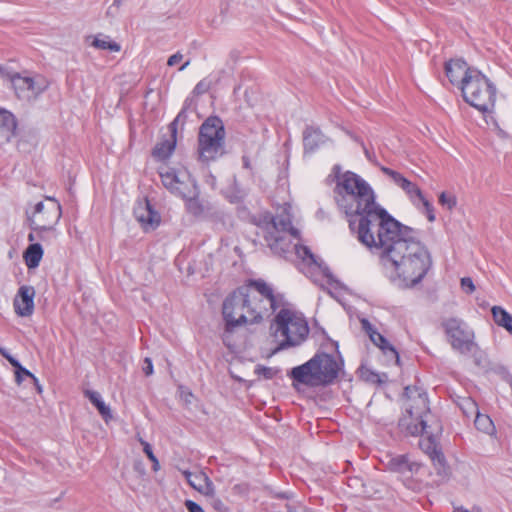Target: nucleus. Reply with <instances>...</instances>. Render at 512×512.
I'll list each match as a JSON object with an SVG mask.
<instances>
[{
	"label": "nucleus",
	"instance_id": "nucleus-1",
	"mask_svg": "<svg viewBox=\"0 0 512 512\" xmlns=\"http://www.w3.org/2000/svg\"><path fill=\"white\" fill-rule=\"evenodd\" d=\"M357 240L379 256L390 280L400 288L417 285L427 274L431 258L417 232L374 203L347 220Z\"/></svg>",
	"mask_w": 512,
	"mask_h": 512
},
{
	"label": "nucleus",
	"instance_id": "nucleus-2",
	"mask_svg": "<svg viewBox=\"0 0 512 512\" xmlns=\"http://www.w3.org/2000/svg\"><path fill=\"white\" fill-rule=\"evenodd\" d=\"M283 304L284 296L275 294L273 288L263 280H252L247 286L233 291L224 300L222 308L226 323L222 336L224 344L232 347L229 337L234 328L259 323Z\"/></svg>",
	"mask_w": 512,
	"mask_h": 512
},
{
	"label": "nucleus",
	"instance_id": "nucleus-3",
	"mask_svg": "<svg viewBox=\"0 0 512 512\" xmlns=\"http://www.w3.org/2000/svg\"><path fill=\"white\" fill-rule=\"evenodd\" d=\"M405 395L407 402L405 410L409 415L403 419L407 430L411 435H426L419 442L420 448L429 456L433 465L441 472L446 470V461L443 453L438 448L433 436L432 422L434 416L431 414L427 394L417 387H406Z\"/></svg>",
	"mask_w": 512,
	"mask_h": 512
},
{
	"label": "nucleus",
	"instance_id": "nucleus-4",
	"mask_svg": "<svg viewBox=\"0 0 512 512\" xmlns=\"http://www.w3.org/2000/svg\"><path fill=\"white\" fill-rule=\"evenodd\" d=\"M327 182L335 183L334 200L339 210L345 214L346 220L376 203L371 186L354 172H342L339 164L333 166Z\"/></svg>",
	"mask_w": 512,
	"mask_h": 512
},
{
	"label": "nucleus",
	"instance_id": "nucleus-5",
	"mask_svg": "<svg viewBox=\"0 0 512 512\" xmlns=\"http://www.w3.org/2000/svg\"><path fill=\"white\" fill-rule=\"evenodd\" d=\"M342 367L343 360L340 355L336 357L319 352L304 364L293 367L288 376L292 379L294 387H297V384L311 388L323 387L334 383Z\"/></svg>",
	"mask_w": 512,
	"mask_h": 512
},
{
	"label": "nucleus",
	"instance_id": "nucleus-6",
	"mask_svg": "<svg viewBox=\"0 0 512 512\" xmlns=\"http://www.w3.org/2000/svg\"><path fill=\"white\" fill-rule=\"evenodd\" d=\"M277 309L280 310L270 325L273 336L279 340L275 352L299 346L306 340L310 331L304 315L286 307L285 300L283 306Z\"/></svg>",
	"mask_w": 512,
	"mask_h": 512
},
{
	"label": "nucleus",
	"instance_id": "nucleus-7",
	"mask_svg": "<svg viewBox=\"0 0 512 512\" xmlns=\"http://www.w3.org/2000/svg\"><path fill=\"white\" fill-rule=\"evenodd\" d=\"M263 238L274 254L284 255L291 249V238H299L298 229L292 226L291 214L283 209L262 226Z\"/></svg>",
	"mask_w": 512,
	"mask_h": 512
},
{
	"label": "nucleus",
	"instance_id": "nucleus-8",
	"mask_svg": "<svg viewBox=\"0 0 512 512\" xmlns=\"http://www.w3.org/2000/svg\"><path fill=\"white\" fill-rule=\"evenodd\" d=\"M461 91L464 100L480 112H490L495 106L496 87L477 69L464 78Z\"/></svg>",
	"mask_w": 512,
	"mask_h": 512
},
{
	"label": "nucleus",
	"instance_id": "nucleus-9",
	"mask_svg": "<svg viewBox=\"0 0 512 512\" xmlns=\"http://www.w3.org/2000/svg\"><path fill=\"white\" fill-rule=\"evenodd\" d=\"M225 129L217 116L208 117L200 126L198 134V158L204 163L214 161L224 153Z\"/></svg>",
	"mask_w": 512,
	"mask_h": 512
},
{
	"label": "nucleus",
	"instance_id": "nucleus-10",
	"mask_svg": "<svg viewBox=\"0 0 512 512\" xmlns=\"http://www.w3.org/2000/svg\"><path fill=\"white\" fill-rule=\"evenodd\" d=\"M26 216L32 230H53L61 219L62 208L58 200L47 196L27 209Z\"/></svg>",
	"mask_w": 512,
	"mask_h": 512
},
{
	"label": "nucleus",
	"instance_id": "nucleus-11",
	"mask_svg": "<svg viewBox=\"0 0 512 512\" xmlns=\"http://www.w3.org/2000/svg\"><path fill=\"white\" fill-rule=\"evenodd\" d=\"M442 327L451 347L461 354L475 350V335L468 324L460 318L451 317L442 322Z\"/></svg>",
	"mask_w": 512,
	"mask_h": 512
},
{
	"label": "nucleus",
	"instance_id": "nucleus-12",
	"mask_svg": "<svg viewBox=\"0 0 512 512\" xmlns=\"http://www.w3.org/2000/svg\"><path fill=\"white\" fill-rule=\"evenodd\" d=\"M381 171L385 175L389 176L393 180V182L406 193V195L408 196V198L410 199L414 206L420 208V205H422L427 215V219L430 222H433L435 220V214L432 204L424 197L421 189L415 183H412L407 178H405L401 173L392 170L388 167H381Z\"/></svg>",
	"mask_w": 512,
	"mask_h": 512
},
{
	"label": "nucleus",
	"instance_id": "nucleus-13",
	"mask_svg": "<svg viewBox=\"0 0 512 512\" xmlns=\"http://www.w3.org/2000/svg\"><path fill=\"white\" fill-rule=\"evenodd\" d=\"M159 176L164 187L180 197L181 194H191L188 189L196 183L186 170H177L168 166L159 168Z\"/></svg>",
	"mask_w": 512,
	"mask_h": 512
},
{
	"label": "nucleus",
	"instance_id": "nucleus-14",
	"mask_svg": "<svg viewBox=\"0 0 512 512\" xmlns=\"http://www.w3.org/2000/svg\"><path fill=\"white\" fill-rule=\"evenodd\" d=\"M8 81L16 96L25 101L36 99L46 88L41 86L33 77L16 72L8 75Z\"/></svg>",
	"mask_w": 512,
	"mask_h": 512
},
{
	"label": "nucleus",
	"instance_id": "nucleus-15",
	"mask_svg": "<svg viewBox=\"0 0 512 512\" xmlns=\"http://www.w3.org/2000/svg\"><path fill=\"white\" fill-rule=\"evenodd\" d=\"M191 194H181L185 200V207L188 213L197 218H208L213 215V207L209 202H204L199 199V189L197 183L188 189Z\"/></svg>",
	"mask_w": 512,
	"mask_h": 512
},
{
	"label": "nucleus",
	"instance_id": "nucleus-16",
	"mask_svg": "<svg viewBox=\"0 0 512 512\" xmlns=\"http://www.w3.org/2000/svg\"><path fill=\"white\" fill-rule=\"evenodd\" d=\"M362 329L368 334L370 340L374 345L379 347L383 354L396 364H399L400 358L396 349L390 344V342L380 334L374 326L367 319L361 320Z\"/></svg>",
	"mask_w": 512,
	"mask_h": 512
},
{
	"label": "nucleus",
	"instance_id": "nucleus-17",
	"mask_svg": "<svg viewBox=\"0 0 512 512\" xmlns=\"http://www.w3.org/2000/svg\"><path fill=\"white\" fill-rule=\"evenodd\" d=\"M133 214L145 230L153 229L160 223L159 213L152 208L147 199L136 204Z\"/></svg>",
	"mask_w": 512,
	"mask_h": 512
},
{
	"label": "nucleus",
	"instance_id": "nucleus-18",
	"mask_svg": "<svg viewBox=\"0 0 512 512\" xmlns=\"http://www.w3.org/2000/svg\"><path fill=\"white\" fill-rule=\"evenodd\" d=\"M387 468L403 477L410 478L418 473L421 464L411 459L409 455H397L388 461Z\"/></svg>",
	"mask_w": 512,
	"mask_h": 512
},
{
	"label": "nucleus",
	"instance_id": "nucleus-19",
	"mask_svg": "<svg viewBox=\"0 0 512 512\" xmlns=\"http://www.w3.org/2000/svg\"><path fill=\"white\" fill-rule=\"evenodd\" d=\"M475 70L476 68L469 67L462 59H451L445 64L446 76L453 85H457L460 89L464 86V78L470 71Z\"/></svg>",
	"mask_w": 512,
	"mask_h": 512
},
{
	"label": "nucleus",
	"instance_id": "nucleus-20",
	"mask_svg": "<svg viewBox=\"0 0 512 512\" xmlns=\"http://www.w3.org/2000/svg\"><path fill=\"white\" fill-rule=\"evenodd\" d=\"M35 289L32 286H21L14 299L15 312L22 317L30 316L34 311Z\"/></svg>",
	"mask_w": 512,
	"mask_h": 512
},
{
	"label": "nucleus",
	"instance_id": "nucleus-21",
	"mask_svg": "<svg viewBox=\"0 0 512 512\" xmlns=\"http://www.w3.org/2000/svg\"><path fill=\"white\" fill-rule=\"evenodd\" d=\"M182 474L188 484L199 493L211 497L215 495V486L206 473H192L188 470H183Z\"/></svg>",
	"mask_w": 512,
	"mask_h": 512
},
{
	"label": "nucleus",
	"instance_id": "nucleus-22",
	"mask_svg": "<svg viewBox=\"0 0 512 512\" xmlns=\"http://www.w3.org/2000/svg\"><path fill=\"white\" fill-rule=\"evenodd\" d=\"M329 138L318 127L307 126L303 131L304 154H312L327 144Z\"/></svg>",
	"mask_w": 512,
	"mask_h": 512
},
{
	"label": "nucleus",
	"instance_id": "nucleus-23",
	"mask_svg": "<svg viewBox=\"0 0 512 512\" xmlns=\"http://www.w3.org/2000/svg\"><path fill=\"white\" fill-rule=\"evenodd\" d=\"M17 122L15 116L5 109H0V143L9 142L15 135Z\"/></svg>",
	"mask_w": 512,
	"mask_h": 512
},
{
	"label": "nucleus",
	"instance_id": "nucleus-24",
	"mask_svg": "<svg viewBox=\"0 0 512 512\" xmlns=\"http://www.w3.org/2000/svg\"><path fill=\"white\" fill-rule=\"evenodd\" d=\"M176 147V134H172L170 138L164 139L156 144L152 151V155L155 159L164 161L168 159Z\"/></svg>",
	"mask_w": 512,
	"mask_h": 512
},
{
	"label": "nucleus",
	"instance_id": "nucleus-25",
	"mask_svg": "<svg viewBox=\"0 0 512 512\" xmlns=\"http://www.w3.org/2000/svg\"><path fill=\"white\" fill-rule=\"evenodd\" d=\"M44 251L39 243H31L23 253L26 266L29 269L37 268L41 262Z\"/></svg>",
	"mask_w": 512,
	"mask_h": 512
},
{
	"label": "nucleus",
	"instance_id": "nucleus-26",
	"mask_svg": "<svg viewBox=\"0 0 512 512\" xmlns=\"http://www.w3.org/2000/svg\"><path fill=\"white\" fill-rule=\"evenodd\" d=\"M84 395L97 408L98 412L106 422L112 418L111 410L109 406L105 404L99 392L93 390H85Z\"/></svg>",
	"mask_w": 512,
	"mask_h": 512
},
{
	"label": "nucleus",
	"instance_id": "nucleus-27",
	"mask_svg": "<svg viewBox=\"0 0 512 512\" xmlns=\"http://www.w3.org/2000/svg\"><path fill=\"white\" fill-rule=\"evenodd\" d=\"M0 354L15 368V371L19 372L22 376H26L32 379V381L37 386L38 392H41L42 388L38 384V379L33 373L24 368L20 362L7 351V349L0 347Z\"/></svg>",
	"mask_w": 512,
	"mask_h": 512
},
{
	"label": "nucleus",
	"instance_id": "nucleus-28",
	"mask_svg": "<svg viewBox=\"0 0 512 512\" xmlns=\"http://www.w3.org/2000/svg\"><path fill=\"white\" fill-rule=\"evenodd\" d=\"M491 312L495 323L512 334V315L500 306H494Z\"/></svg>",
	"mask_w": 512,
	"mask_h": 512
},
{
	"label": "nucleus",
	"instance_id": "nucleus-29",
	"mask_svg": "<svg viewBox=\"0 0 512 512\" xmlns=\"http://www.w3.org/2000/svg\"><path fill=\"white\" fill-rule=\"evenodd\" d=\"M91 45L100 50H109L111 52H119L121 46L110 39L107 35H98L94 37Z\"/></svg>",
	"mask_w": 512,
	"mask_h": 512
},
{
	"label": "nucleus",
	"instance_id": "nucleus-30",
	"mask_svg": "<svg viewBox=\"0 0 512 512\" xmlns=\"http://www.w3.org/2000/svg\"><path fill=\"white\" fill-rule=\"evenodd\" d=\"M474 424L477 430L484 432L488 435H492L495 432V426L493 424V421L488 415L480 414L479 412H477Z\"/></svg>",
	"mask_w": 512,
	"mask_h": 512
},
{
	"label": "nucleus",
	"instance_id": "nucleus-31",
	"mask_svg": "<svg viewBox=\"0 0 512 512\" xmlns=\"http://www.w3.org/2000/svg\"><path fill=\"white\" fill-rule=\"evenodd\" d=\"M191 103H192V99L189 97L186 98L182 109L180 110V112L178 113L176 118L170 123L169 130L172 134H177L178 126L179 125L183 126L185 124V122L187 120V109L190 107Z\"/></svg>",
	"mask_w": 512,
	"mask_h": 512
},
{
	"label": "nucleus",
	"instance_id": "nucleus-32",
	"mask_svg": "<svg viewBox=\"0 0 512 512\" xmlns=\"http://www.w3.org/2000/svg\"><path fill=\"white\" fill-rule=\"evenodd\" d=\"M296 255L308 264L315 263L314 255L306 246L294 245Z\"/></svg>",
	"mask_w": 512,
	"mask_h": 512
},
{
	"label": "nucleus",
	"instance_id": "nucleus-33",
	"mask_svg": "<svg viewBox=\"0 0 512 512\" xmlns=\"http://www.w3.org/2000/svg\"><path fill=\"white\" fill-rule=\"evenodd\" d=\"M439 203L448 210H452L456 206L457 200L455 196L442 192L439 195Z\"/></svg>",
	"mask_w": 512,
	"mask_h": 512
},
{
	"label": "nucleus",
	"instance_id": "nucleus-34",
	"mask_svg": "<svg viewBox=\"0 0 512 512\" xmlns=\"http://www.w3.org/2000/svg\"><path fill=\"white\" fill-rule=\"evenodd\" d=\"M255 374L262 376L265 379H272L276 374V371L271 367L257 365L255 367Z\"/></svg>",
	"mask_w": 512,
	"mask_h": 512
},
{
	"label": "nucleus",
	"instance_id": "nucleus-35",
	"mask_svg": "<svg viewBox=\"0 0 512 512\" xmlns=\"http://www.w3.org/2000/svg\"><path fill=\"white\" fill-rule=\"evenodd\" d=\"M474 358V362L477 366L484 367L486 365V356L476 344L475 350L468 352Z\"/></svg>",
	"mask_w": 512,
	"mask_h": 512
},
{
	"label": "nucleus",
	"instance_id": "nucleus-36",
	"mask_svg": "<svg viewBox=\"0 0 512 512\" xmlns=\"http://www.w3.org/2000/svg\"><path fill=\"white\" fill-rule=\"evenodd\" d=\"M209 89H210V82L207 81L206 79H203L196 84L192 93L195 96H199V95H202V94L208 92Z\"/></svg>",
	"mask_w": 512,
	"mask_h": 512
},
{
	"label": "nucleus",
	"instance_id": "nucleus-37",
	"mask_svg": "<svg viewBox=\"0 0 512 512\" xmlns=\"http://www.w3.org/2000/svg\"><path fill=\"white\" fill-rule=\"evenodd\" d=\"M461 287L467 294H472L475 291V285L470 277L461 279Z\"/></svg>",
	"mask_w": 512,
	"mask_h": 512
},
{
	"label": "nucleus",
	"instance_id": "nucleus-38",
	"mask_svg": "<svg viewBox=\"0 0 512 512\" xmlns=\"http://www.w3.org/2000/svg\"><path fill=\"white\" fill-rule=\"evenodd\" d=\"M37 233V238L42 241H46L48 239L49 235H52L53 237L57 236L56 228L54 227L53 230H33Z\"/></svg>",
	"mask_w": 512,
	"mask_h": 512
},
{
	"label": "nucleus",
	"instance_id": "nucleus-39",
	"mask_svg": "<svg viewBox=\"0 0 512 512\" xmlns=\"http://www.w3.org/2000/svg\"><path fill=\"white\" fill-rule=\"evenodd\" d=\"M464 407L465 408H463V409H464L465 414H468V412L477 414V412H478L476 403L474 401H472L471 399H466L464 401Z\"/></svg>",
	"mask_w": 512,
	"mask_h": 512
},
{
	"label": "nucleus",
	"instance_id": "nucleus-40",
	"mask_svg": "<svg viewBox=\"0 0 512 512\" xmlns=\"http://www.w3.org/2000/svg\"><path fill=\"white\" fill-rule=\"evenodd\" d=\"M185 507L189 512H204L203 508L192 500H186Z\"/></svg>",
	"mask_w": 512,
	"mask_h": 512
},
{
	"label": "nucleus",
	"instance_id": "nucleus-41",
	"mask_svg": "<svg viewBox=\"0 0 512 512\" xmlns=\"http://www.w3.org/2000/svg\"><path fill=\"white\" fill-rule=\"evenodd\" d=\"M142 370L146 376L153 374V364L150 358L147 357L144 359Z\"/></svg>",
	"mask_w": 512,
	"mask_h": 512
},
{
	"label": "nucleus",
	"instance_id": "nucleus-42",
	"mask_svg": "<svg viewBox=\"0 0 512 512\" xmlns=\"http://www.w3.org/2000/svg\"><path fill=\"white\" fill-rule=\"evenodd\" d=\"M140 442L143 445V451L147 455L149 460L150 461L154 460L156 458V456L153 453L152 446L148 442H146L144 440H140Z\"/></svg>",
	"mask_w": 512,
	"mask_h": 512
},
{
	"label": "nucleus",
	"instance_id": "nucleus-43",
	"mask_svg": "<svg viewBox=\"0 0 512 512\" xmlns=\"http://www.w3.org/2000/svg\"><path fill=\"white\" fill-rule=\"evenodd\" d=\"M182 59L183 55L180 52H177L168 58L167 64L168 66H174L177 63H179Z\"/></svg>",
	"mask_w": 512,
	"mask_h": 512
},
{
	"label": "nucleus",
	"instance_id": "nucleus-44",
	"mask_svg": "<svg viewBox=\"0 0 512 512\" xmlns=\"http://www.w3.org/2000/svg\"><path fill=\"white\" fill-rule=\"evenodd\" d=\"M212 505L220 512L227 510L225 504L220 499H214Z\"/></svg>",
	"mask_w": 512,
	"mask_h": 512
},
{
	"label": "nucleus",
	"instance_id": "nucleus-45",
	"mask_svg": "<svg viewBox=\"0 0 512 512\" xmlns=\"http://www.w3.org/2000/svg\"><path fill=\"white\" fill-rule=\"evenodd\" d=\"M12 73L13 72L8 71L6 68H4L2 65H0V77L8 80V75L12 74Z\"/></svg>",
	"mask_w": 512,
	"mask_h": 512
},
{
	"label": "nucleus",
	"instance_id": "nucleus-46",
	"mask_svg": "<svg viewBox=\"0 0 512 512\" xmlns=\"http://www.w3.org/2000/svg\"><path fill=\"white\" fill-rule=\"evenodd\" d=\"M242 164L245 169H251V162L248 156L244 155L242 157Z\"/></svg>",
	"mask_w": 512,
	"mask_h": 512
},
{
	"label": "nucleus",
	"instance_id": "nucleus-47",
	"mask_svg": "<svg viewBox=\"0 0 512 512\" xmlns=\"http://www.w3.org/2000/svg\"><path fill=\"white\" fill-rule=\"evenodd\" d=\"M27 239H28L29 242L33 243L36 239H38L37 238V233L32 230V232H30L28 234Z\"/></svg>",
	"mask_w": 512,
	"mask_h": 512
},
{
	"label": "nucleus",
	"instance_id": "nucleus-48",
	"mask_svg": "<svg viewBox=\"0 0 512 512\" xmlns=\"http://www.w3.org/2000/svg\"><path fill=\"white\" fill-rule=\"evenodd\" d=\"M288 512H313V511L308 510V509H306L304 507H298V508H295V509L289 508Z\"/></svg>",
	"mask_w": 512,
	"mask_h": 512
},
{
	"label": "nucleus",
	"instance_id": "nucleus-49",
	"mask_svg": "<svg viewBox=\"0 0 512 512\" xmlns=\"http://www.w3.org/2000/svg\"><path fill=\"white\" fill-rule=\"evenodd\" d=\"M23 377L19 372L15 371V380L18 384H21L23 381Z\"/></svg>",
	"mask_w": 512,
	"mask_h": 512
},
{
	"label": "nucleus",
	"instance_id": "nucleus-50",
	"mask_svg": "<svg viewBox=\"0 0 512 512\" xmlns=\"http://www.w3.org/2000/svg\"><path fill=\"white\" fill-rule=\"evenodd\" d=\"M151 462L153 463V470L157 471L159 469V461L157 457L154 460H151Z\"/></svg>",
	"mask_w": 512,
	"mask_h": 512
},
{
	"label": "nucleus",
	"instance_id": "nucleus-51",
	"mask_svg": "<svg viewBox=\"0 0 512 512\" xmlns=\"http://www.w3.org/2000/svg\"><path fill=\"white\" fill-rule=\"evenodd\" d=\"M453 512H471V511L460 506V507H455Z\"/></svg>",
	"mask_w": 512,
	"mask_h": 512
},
{
	"label": "nucleus",
	"instance_id": "nucleus-52",
	"mask_svg": "<svg viewBox=\"0 0 512 512\" xmlns=\"http://www.w3.org/2000/svg\"><path fill=\"white\" fill-rule=\"evenodd\" d=\"M123 2H124V0H114L113 6L120 7Z\"/></svg>",
	"mask_w": 512,
	"mask_h": 512
},
{
	"label": "nucleus",
	"instance_id": "nucleus-53",
	"mask_svg": "<svg viewBox=\"0 0 512 512\" xmlns=\"http://www.w3.org/2000/svg\"><path fill=\"white\" fill-rule=\"evenodd\" d=\"M190 64V61H186L180 68L179 71H183L188 65Z\"/></svg>",
	"mask_w": 512,
	"mask_h": 512
}]
</instances>
